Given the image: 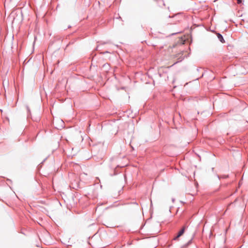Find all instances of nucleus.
Listing matches in <instances>:
<instances>
[{"instance_id":"f03ea898","label":"nucleus","mask_w":248,"mask_h":248,"mask_svg":"<svg viewBox=\"0 0 248 248\" xmlns=\"http://www.w3.org/2000/svg\"><path fill=\"white\" fill-rule=\"evenodd\" d=\"M217 38L218 39V40L222 43H225V40L223 38V37L222 36V35L220 34L219 33H217Z\"/></svg>"},{"instance_id":"f257e3e1","label":"nucleus","mask_w":248,"mask_h":248,"mask_svg":"<svg viewBox=\"0 0 248 248\" xmlns=\"http://www.w3.org/2000/svg\"><path fill=\"white\" fill-rule=\"evenodd\" d=\"M186 228V226H184L183 227V228L178 232V233L177 235H176V236H175L173 238V239L174 240H177L179 237H180L181 236H182L184 234V233L185 232V231Z\"/></svg>"},{"instance_id":"7ed1b4c3","label":"nucleus","mask_w":248,"mask_h":248,"mask_svg":"<svg viewBox=\"0 0 248 248\" xmlns=\"http://www.w3.org/2000/svg\"><path fill=\"white\" fill-rule=\"evenodd\" d=\"M192 239H193V238H192L190 240H189L188 241V242L186 244H185V245L183 246V247H185H185H187V246H188L190 244H191V242H192Z\"/></svg>"},{"instance_id":"0eeeda50","label":"nucleus","mask_w":248,"mask_h":248,"mask_svg":"<svg viewBox=\"0 0 248 248\" xmlns=\"http://www.w3.org/2000/svg\"><path fill=\"white\" fill-rule=\"evenodd\" d=\"M68 28H71V26H68Z\"/></svg>"},{"instance_id":"20e7f679","label":"nucleus","mask_w":248,"mask_h":248,"mask_svg":"<svg viewBox=\"0 0 248 248\" xmlns=\"http://www.w3.org/2000/svg\"><path fill=\"white\" fill-rule=\"evenodd\" d=\"M218 177L220 179V178H228V175H222L220 177H219V176H218Z\"/></svg>"},{"instance_id":"39448f33","label":"nucleus","mask_w":248,"mask_h":248,"mask_svg":"<svg viewBox=\"0 0 248 248\" xmlns=\"http://www.w3.org/2000/svg\"><path fill=\"white\" fill-rule=\"evenodd\" d=\"M237 0V3L240 4L241 3V0Z\"/></svg>"},{"instance_id":"423d86ee","label":"nucleus","mask_w":248,"mask_h":248,"mask_svg":"<svg viewBox=\"0 0 248 248\" xmlns=\"http://www.w3.org/2000/svg\"><path fill=\"white\" fill-rule=\"evenodd\" d=\"M27 110H28V112H30V109H29V107H27Z\"/></svg>"}]
</instances>
